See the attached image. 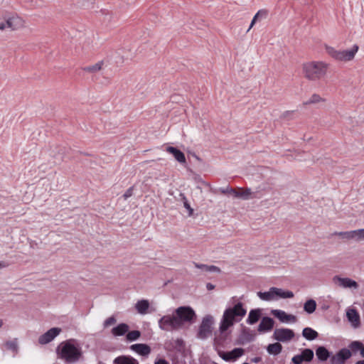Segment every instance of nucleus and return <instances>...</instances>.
I'll return each mask as SVG.
<instances>
[{"instance_id":"1","label":"nucleus","mask_w":364,"mask_h":364,"mask_svg":"<svg viewBox=\"0 0 364 364\" xmlns=\"http://www.w3.org/2000/svg\"><path fill=\"white\" fill-rule=\"evenodd\" d=\"M246 313L247 311L242 302H238L233 307L225 309L220 324V331L221 333L226 331L235 322L240 321Z\"/></svg>"},{"instance_id":"2","label":"nucleus","mask_w":364,"mask_h":364,"mask_svg":"<svg viewBox=\"0 0 364 364\" xmlns=\"http://www.w3.org/2000/svg\"><path fill=\"white\" fill-rule=\"evenodd\" d=\"M58 357L67 363H74L79 360L82 355L81 350L74 344V340H67L60 343L56 348Z\"/></svg>"},{"instance_id":"3","label":"nucleus","mask_w":364,"mask_h":364,"mask_svg":"<svg viewBox=\"0 0 364 364\" xmlns=\"http://www.w3.org/2000/svg\"><path fill=\"white\" fill-rule=\"evenodd\" d=\"M305 77L309 80H317L323 77L327 71V65L321 61H312L303 65Z\"/></svg>"},{"instance_id":"4","label":"nucleus","mask_w":364,"mask_h":364,"mask_svg":"<svg viewBox=\"0 0 364 364\" xmlns=\"http://www.w3.org/2000/svg\"><path fill=\"white\" fill-rule=\"evenodd\" d=\"M358 50V46L354 45L349 50H337L333 47H326L328 54L333 58L341 61H350L355 57Z\"/></svg>"},{"instance_id":"5","label":"nucleus","mask_w":364,"mask_h":364,"mask_svg":"<svg viewBox=\"0 0 364 364\" xmlns=\"http://www.w3.org/2000/svg\"><path fill=\"white\" fill-rule=\"evenodd\" d=\"M4 21L0 22V30L10 28L16 31L24 26V21L16 14H6L2 16Z\"/></svg>"},{"instance_id":"6","label":"nucleus","mask_w":364,"mask_h":364,"mask_svg":"<svg viewBox=\"0 0 364 364\" xmlns=\"http://www.w3.org/2000/svg\"><path fill=\"white\" fill-rule=\"evenodd\" d=\"M176 318L181 326L185 323H193L196 317L194 310L190 306H180L175 310Z\"/></svg>"},{"instance_id":"7","label":"nucleus","mask_w":364,"mask_h":364,"mask_svg":"<svg viewBox=\"0 0 364 364\" xmlns=\"http://www.w3.org/2000/svg\"><path fill=\"white\" fill-rule=\"evenodd\" d=\"M159 328L166 331H172L181 328L175 315H165L159 320Z\"/></svg>"},{"instance_id":"8","label":"nucleus","mask_w":364,"mask_h":364,"mask_svg":"<svg viewBox=\"0 0 364 364\" xmlns=\"http://www.w3.org/2000/svg\"><path fill=\"white\" fill-rule=\"evenodd\" d=\"M213 324V317L207 315L203 317L199 326L197 337L200 339H205L212 333V326Z\"/></svg>"},{"instance_id":"9","label":"nucleus","mask_w":364,"mask_h":364,"mask_svg":"<svg viewBox=\"0 0 364 364\" xmlns=\"http://www.w3.org/2000/svg\"><path fill=\"white\" fill-rule=\"evenodd\" d=\"M219 191L223 194H232L235 198H240L243 200H248L254 198V196H252L251 189L248 188L245 189L238 188L236 190L228 186L226 188H220Z\"/></svg>"},{"instance_id":"10","label":"nucleus","mask_w":364,"mask_h":364,"mask_svg":"<svg viewBox=\"0 0 364 364\" xmlns=\"http://www.w3.org/2000/svg\"><path fill=\"white\" fill-rule=\"evenodd\" d=\"M353 354V353L349 348H343L334 355L332 354L330 359V364H346Z\"/></svg>"},{"instance_id":"11","label":"nucleus","mask_w":364,"mask_h":364,"mask_svg":"<svg viewBox=\"0 0 364 364\" xmlns=\"http://www.w3.org/2000/svg\"><path fill=\"white\" fill-rule=\"evenodd\" d=\"M295 333L289 328H276L273 333V338L279 342H288L294 338Z\"/></svg>"},{"instance_id":"12","label":"nucleus","mask_w":364,"mask_h":364,"mask_svg":"<svg viewBox=\"0 0 364 364\" xmlns=\"http://www.w3.org/2000/svg\"><path fill=\"white\" fill-rule=\"evenodd\" d=\"M314 357L313 350L310 348H304L301 350L300 354L294 355L291 358V362L294 364H301L302 363H310Z\"/></svg>"},{"instance_id":"13","label":"nucleus","mask_w":364,"mask_h":364,"mask_svg":"<svg viewBox=\"0 0 364 364\" xmlns=\"http://www.w3.org/2000/svg\"><path fill=\"white\" fill-rule=\"evenodd\" d=\"M60 332V328H51L38 338V343L41 345L47 344L51 342Z\"/></svg>"},{"instance_id":"14","label":"nucleus","mask_w":364,"mask_h":364,"mask_svg":"<svg viewBox=\"0 0 364 364\" xmlns=\"http://www.w3.org/2000/svg\"><path fill=\"white\" fill-rule=\"evenodd\" d=\"M333 281L343 288H355L358 287V283L350 278H342L338 275L333 277Z\"/></svg>"},{"instance_id":"15","label":"nucleus","mask_w":364,"mask_h":364,"mask_svg":"<svg viewBox=\"0 0 364 364\" xmlns=\"http://www.w3.org/2000/svg\"><path fill=\"white\" fill-rule=\"evenodd\" d=\"M272 314L277 318L281 322H295L296 317L291 314H287L285 311L279 309L272 310Z\"/></svg>"},{"instance_id":"16","label":"nucleus","mask_w":364,"mask_h":364,"mask_svg":"<svg viewBox=\"0 0 364 364\" xmlns=\"http://www.w3.org/2000/svg\"><path fill=\"white\" fill-rule=\"evenodd\" d=\"M255 333L247 328L242 329L241 334L240 335L237 343L239 345H244L250 343L255 339Z\"/></svg>"},{"instance_id":"17","label":"nucleus","mask_w":364,"mask_h":364,"mask_svg":"<svg viewBox=\"0 0 364 364\" xmlns=\"http://www.w3.org/2000/svg\"><path fill=\"white\" fill-rule=\"evenodd\" d=\"M332 353L330 352L325 346H318L316 349V356L318 362L324 363L331 359Z\"/></svg>"},{"instance_id":"18","label":"nucleus","mask_w":364,"mask_h":364,"mask_svg":"<svg viewBox=\"0 0 364 364\" xmlns=\"http://www.w3.org/2000/svg\"><path fill=\"white\" fill-rule=\"evenodd\" d=\"M130 349L139 355L142 356H147L151 353V348L145 343H136L130 346Z\"/></svg>"},{"instance_id":"19","label":"nucleus","mask_w":364,"mask_h":364,"mask_svg":"<svg viewBox=\"0 0 364 364\" xmlns=\"http://www.w3.org/2000/svg\"><path fill=\"white\" fill-rule=\"evenodd\" d=\"M274 321L273 318L264 316L262 318L261 322L258 326V331L267 332L271 331L274 327Z\"/></svg>"},{"instance_id":"20","label":"nucleus","mask_w":364,"mask_h":364,"mask_svg":"<svg viewBox=\"0 0 364 364\" xmlns=\"http://www.w3.org/2000/svg\"><path fill=\"white\" fill-rule=\"evenodd\" d=\"M346 316L354 328H358L360 326V315L355 309H348L346 312Z\"/></svg>"},{"instance_id":"21","label":"nucleus","mask_w":364,"mask_h":364,"mask_svg":"<svg viewBox=\"0 0 364 364\" xmlns=\"http://www.w3.org/2000/svg\"><path fill=\"white\" fill-rule=\"evenodd\" d=\"M166 151L171 154L179 163L182 164L186 162L185 154L176 147L167 146Z\"/></svg>"},{"instance_id":"22","label":"nucleus","mask_w":364,"mask_h":364,"mask_svg":"<svg viewBox=\"0 0 364 364\" xmlns=\"http://www.w3.org/2000/svg\"><path fill=\"white\" fill-rule=\"evenodd\" d=\"M272 292L273 294V299L275 298L289 299L294 297V294L291 291H284L282 289L277 287H272Z\"/></svg>"},{"instance_id":"23","label":"nucleus","mask_w":364,"mask_h":364,"mask_svg":"<svg viewBox=\"0 0 364 364\" xmlns=\"http://www.w3.org/2000/svg\"><path fill=\"white\" fill-rule=\"evenodd\" d=\"M129 326L125 323H121L112 329V333L114 336H122L127 334Z\"/></svg>"},{"instance_id":"24","label":"nucleus","mask_w":364,"mask_h":364,"mask_svg":"<svg viewBox=\"0 0 364 364\" xmlns=\"http://www.w3.org/2000/svg\"><path fill=\"white\" fill-rule=\"evenodd\" d=\"M261 315L262 311L259 309H252L249 313L247 323L250 325L256 323L259 320Z\"/></svg>"},{"instance_id":"25","label":"nucleus","mask_w":364,"mask_h":364,"mask_svg":"<svg viewBox=\"0 0 364 364\" xmlns=\"http://www.w3.org/2000/svg\"><path fill=\"white\" fill-rule=\"evenodd\" d=\"M348 348L352 350L353 354H356L357 352H360V355L364 358V345L360 341H352L349 345Z\"/></svg>"},{"instance_id":"26","label":"nucleus","mask_w":364,"mask_h":364,"mask_svg":"<svg viewBox=\"0 0 364 364\" xmlns=\"http://www.w3.org/2000/svg\"><path fill=\"white\" fill-rule=\"evenodd\" d=\"M193 265L196 268L200 269L205 272H216V273L221 272V269L218 267L215 266V265H208V264H199V263H197L195 262H193Z\"/></svg>"},{"instance_id":"27","label":"nucleus","mask_w":364,"mask_h":364,"mask_svg":"<svg viewBox=\"0 0 364 364\" xmlns=\"http://www.w3.org/2000/svg\"><path fill=\"white\" fill-rule=\"evenodd\" d=\"M302 336L308 341H313L318 338L317 331L310 327H306L302 331Z\"/></svg>"},{"instance_id":"28","label":"nucleus","mask_w":364,"mask_h":364,"mask_svg":"<svg viewBox=\"0 0 364 364\" xmlns=\"http://www.w3.org/2000/svg\"><path fill=\"white\" fill-rule=\"evenodd\" d=\"M114 363L115 364H139L138 361L135 358L126 355H122L116 358Z\"/></svg>"},{"instance_id":"29","label":"nucleus","mask_w":364,"mask_h":364,"mask_svg":"<svg viewBox=\"0 0 364 364\" xmlns=\"http://www.w3.org/2000/svg\"><path fill=\"white\" fill-rule=\"evenodd\" d=\"M282 350V346L278 341L277 343H270L267 347V351L270 355H277L279 354Z\"/></svg>"},{"instance_id":"30","label":"nucleus","mask_w":364,"mask_h":364,"mask_svg":"<svg viewBox=\"0 0 364 364\" xmlns=\"http://www.w3.org/2000/svg\"><path fill=\"white\" fill-rule=\"evenodd\" d=\"M267 15L268 11L266 9H261L258 11V12L253 17L247 31L250 30V28L253 26V25L256 23L257 21H260L262 19L266 18L267 17Z\"/></svg>"},{"instance_id":"31","label":"nucleus","mask_w":364,"mask_h":364,"mask_svg":"<svg viewBox=\"0 0 364 364\" xmlns=\"http://www.w3.org/2000/svg\"><path fill=\"white\" fill-rule=\"evenodd\" d=\"M136 309L141 314H144L147 312L149 307V303L147 300H140L136 304Z\"/></svg>"},{"instance_id":"32","label":"nucleus","mask_w":364,"mask_h":364,"mask_svg":"<svg viewBox=\"0 0 364 364\" xmlns=\"http://www.w3.org/2000/svg\"><path fill=\"white\" fill-rule=\"evenodd\" d=\"M104 65L103 60L99 61L97 63L82 68V70L85 72L95 73L100 71Z\"/></svg>"},{"instance_id":"33","label":"nucleus","mask_w":364,"mask_h":364,"mask_svg":"<svg viewBox=\"0 0 364 364\" xmlns=\"http://www.w3.org/2000/svg\"><path fill=\"white\" fill-rule=\"evenodd\" d=\"M4 346L9 350H11L14 353H17L18 350V338H14L11 341L5 342Z\"/></svg>"},{"instance_id":"34","label":"nucleus","mask_w":364,"mask_h":364,"mask_svg":"<svg viewBox=\"0 0 364 364\" xmlns=\"http://www.w3.org/2000/svg\"><path fill=\"white\" fill-rule=\"evenodd\" d=\"M316 309V303L314 299L307 300L304 305V309L308 314L314 313Z\"/></svg>"},{"instance_id":"35","label":"nucleus","mask_w":364,"mask_h":364,"mask_svg":"<svg viewBox=\"0 0 364 364\" xmlns=\"http://www.w3.org/2000/svg\"><path fill=\"white\" fill-rule=\"evenodd\" d=\"M141 336V332L137 330L129 331L126 334V338L129 341H134L139 339Z\"/></svg>"},{"instance_id":"36","label":"nucleus","mask_w":364,"mask_h":364,"mask_svg":"<svg viewBox=\"0 0 364 364\" xmlns=\"http://www.w3.org/2000/svg\"><path fill=\"white\" fill-rule=\"evenodd\" d=\"M325 99L322 98L318 94H314L311 95V97L309 98L308 101H306L304 102V105H309L311 104H316L320 102H324Z\"/></svg>"},{"instance_id":"37","label":"nucleus","mask_w":364,"mask_h":364,"mask_svg":"<svg viewBox=\"0 0 364 364\" xmlns=\"http://www.w3.org/2000/svg\"><path fill=\"white\" fill-rule=\"evenodd\" d=\"M257 295L262 300H264V301L272 300L273 299V294H272V287L269 289V291H264V292L259 291L257 293Z\"/></svg>"},{"instance_id":"38","label":"nucleus","mask_w":364,"mask_h":364,"mask_svg":"<svg viewBox=\"0 0 364 364\" xmlns=\"http://www.w3.org/2000/svg\"><path fill=\"white\" fill-rule=\"evenodd\" d=\"M245 353L243 348H235L232 350L230 351L231 357L232 360H235L238 358L241 357Z\"/></svg>"},{"instance_id":"39","label":"nucleus","mask_w":364,"mask_h":364,"mask_svg":"<svg viewBox=\"0 0 364 364\" xmlns=\"http://www.w3.org/2000/svg\"><path fill=\"white\" fill-rule=\"evenodd\" d=\"M333 235L341 236L342 238H345L347 240H353V235L351 230L345 232H335Z\"/></svg>"},{"instance_id":"40","label":"nucleus","mask_w":364,"mask_h":364,"mask_svg":"<svg viewBox=\"0 0 364 364\" xmlns=\"http://www.w3.org/2000/svg\"><path fill=\"white\" fill-rule=\"evenodd\" d=\"M351 232L353 235V240H356L358 241L363 240L362 229L351 230Z\"/></svg>"},{"instance_id":"41","label":"nucleus","mask_w":364,"mask_h":364,"mask_svg":"<svg viewBox=\"0 0 364 364\" xmlns=\"http://www.w3.org/2000/svg\"><path fill=\"white\" fill-rule=\"evenodd\" d=\"M182 197L183 201L184 207L189 211V215L193 214V210L191 208L189 203L188 202L185 195L183 193H181L180 195Z\"/></svg>"},{"instance_id":"42","label":"nucleus","mask_w":364,"mask_h":364,"mask_svg":"<svg viewBox=\"0 0 364 364\" xmlns=\"http://www.w3.org/2000/svg\"><path fill=\"white\" fill-rule=\"evenodd\" d=\"M116 321H117V320H116L115 317L113 316L107 318L104 321V323H103L104 328H107V327L115 323Z\"/></svg>"},{"instance_id":"43","label":"nucleus","mask_w":364,"mask_h":364,"mask_svg":"<svg viewBox=\"0 0 364 364\" xmlns=\"http://www.w3.org/2000/svg\"><path fill=\"white\" fill-rule=\"evenodd\" d=\"M220 356L225 361H230V360H232V357H231V353L230 352H228V353H220Z\"/></svg>"},{"instance_id":"44","label":"nucleus","mask_w":364,"mask_h":364,"mask_svg":"<svg viewBox=\"0 0 364 364\" xmlns=\"http://www.w3.org/2000/svg\"><path fill=\"white\" fill-rule=\"evenodd\" d=\"M293 114L294 111H286L282 114V118L288 120L291 119Z\"/></svg>"},{"instance_id":"45","label":"nucleus","mask_w":364,"mask_h":364,"mask_svg":"<svg viewBox=\"0 0 364 364\" xmlns=\"http://www.w3.org/2000/svg\"><path fill=\"white\" fill-rule=\"evenodd\" d=\"M133 190L134 187L132 186L126 191V192L123 195V198L124 200H127L133 195Z\"/></svg>"},{"instance_id":"46","label":"nucleus","mask_w":364,"mask_h":364,"mask_svg":"<svg viewBox=\"0 0 364 364\" xmlns=\"http://www.w3.org/2000/svg\"><path fill=\"white\" fill-rule=\"evenodd\" d=\"M175 342H176V346L178 348H183L184 346V342L181 338H177Z\"/></svg>"},{"instance_id":"47","label":"nucleus","mask_w":364,"mask_h":364,"mask_svg":"<svg viewBox=\"0 0 364 364\" xmlns=\"http://www.w3.org/2000/svg\"><path fill=\"white\" fill-rule=\"evenodd\" d=\"M154 364H169V363L164 358H160L158 360L155 361Z\"/></svg>"},{"instance_id":"48","label":"nucleus","mask_w":364,"mask_h":364,"mask_svg":"<svg viewBox=\"0 0 364 364\" xmlns=\"http://www.w3.org/2000/svg\"><path fill=\"white\" fill-rule=\"evenodd\" d=\"M262 361V358L257 356L251 359L252 363H258Z\"/></svg>"},{"instance_id":"49","label":"nucleus","mask_w":364,"mask_h":364,"mask_svg":"<svg viewBox=\"0 0 364 364\" xmlns=\"http://www.w3.org/2000/svg\"><path fill=\"white\" fill-rule=\"evenodd\" d=\"M206 288L208 290L210 291L215 289V285H213L211 283H207L206 284Z\"/></svg>"},{"instance_id":"50","label":"nucleus","mask_w":364,"mask_h":364,"mask_svg":"<svg viewBox=\"0 0 364 364\" xmlns=\"http://www.w3.org/2000/svg\"><path fill=\"white\" fill-rule=\"evenodd\" d=\"M355 364H364V359L357 361Z\"/></svg>"},{"instance_id":"51","label":"nucleus","mask_w":364,"mask_h":364,"mask_svg":"<svg viewBox=\"0 0 364 364\" xmlns=\"http://www.w3.org/2000/svg\"><path fill=\"white\" fill-rule=\"evenodd\" d=\"M3 326V321L0 318V328Z\"/></svg>"},{"instance_id":"52","label":"nucleus","mask_w":364,"mask_h":364,"mask_svg":"<svg viewBox=\"0 0 364 364\" xmlns=\"http://www.w3.org/2000/svg\"><path fill=\"white\" fill-rule=\"evenodd\" d=\"M363 240H364V228L362 229Z\"/></svg>"},{"instance_id":"53","label":"nucleus","mask_w":364,"mask_h":364,"mask_svg":"<svg viewBox=\"0 0 364 364\" xmlns=\"http://www.w3.org/2000/svg\"><path fill=\"white\" fill-rule=\"evenodd\" d=\"M4 267V265L2 264V263L0 262V268H1V267Z\"/></svg>"},{"instance_id":"54","label":"nucleus","mask_w":364,"mask_h":364,"mask_svg":"<svg viewBox=\"0 0 364 364\" xmlns=\"http://www.w3.org/2000/svg\"><path fill=\"white\" fill-rule=\"evenodd\" d=\"M242 364H249V363H242Z\"/></svg>"}]
</instances>
